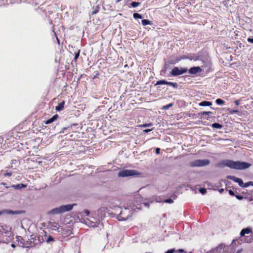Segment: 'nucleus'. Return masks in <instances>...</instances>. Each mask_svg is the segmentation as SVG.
I'll use <instances>...</instances> for the list:
<instances>
[{
    "mask_svg": "<svg viewBox=\"0 0 253 253\" xmlns=\"http://www.w3.org/2000/svg\"><path fill=\"white\" fill-rule=\"evenodd\" d=\"M11 175H12V172H6V173H4L3 174V175L5 176H10Z\"/></svg>",
    "mask_w": 253,
    "mask_h": 253,
    "instance_id": "603ef678",
    "label": "nucleus"
},
{
    "mask_svg": "<svg viewBox=\"0 0 253 253\" xmlns=\"http://www.w3.org/2000/svg\"><path fill=\"white\" fill-rule=\"evenodd\" d=\"M211 126L212 128H217V129H221L223 127L222 125H221L219 123H214L211 124Z\"/></svg>",
    "mask_w": 253,
    "mask_h": 253,
    "instance_id": "c85d7f7f",
    "label": "nucleus"
},
{
    "mask_svg": "<svg viewBox=\"0 0 253 253\" xmlns=\"http://www.w3.org/2000/svg\"><path fill=\"white\" fill-rule=\"evenodd\" d=\"M167 85L171 86L174 88H177L178 86V84L176 83L170 82H168V81H167Z\"/></svg>",
    "mask_w": 253,
    "mask_h": 253,
    "instance_id": "c9c22d12",
    "label": "nucleus"
},
{
    "mask_svg": "<svg viewBox=\"0 0 253 253\" xmlns=\"http://www.w3.org/2000/svg\"><path fill=\"white\" fill-rule=\"evenodd\" d=\"M153 128H152V129H144L143 130V131L145 133H148L149 132L152 131L153 130Z\"/></svg>",
    "mask_w": 253,
    "mask_h": 253,
    "instance_id": "5fc2aeb1",
    "label": "nucleus"
},
{
    "mask_svg": "<svg viewBox=\"0 0 253 253\" xmlns=\"http://www.w3.org/2000/svg\"><path fill=\"white\" fill-rule=\"evenodd\" d=\"M76 205V204L62 205L49 211H48V214L53 215L62 214L65 212L71 211Z\"/></svg>",
    "mask_w": 253,
    "mask_h": 253,
    "instance_id": "f03ea898",
    "label": "nucleus"
},
{
    "mask_svg": "<svg viewBox=\"0 0 253 253\" xmlns=\"http://www.w3.org/2000/svg\"><path fill=\"white\" fill-rule=\"evenodd\" d=\"M65 105V101H62V102H60L58 105L56 107L55 109L57 111H62L63 108Z\"/></svg>",
    "mask_w": 253,
    "mask_h": 253,
    "instance_id": "393cba45",
    "label": "nucleus"
},
{
    "mask_svg": "<svg viewBox=\"0 0 253 253\" xmlns=\"http://www.w3.org/2000/svg\"><path fill=\"white\" fill-rule=\"evenodd\" d=\"M11 247L12 248H14L16 247V246H15V245L14 244L12 243V244H11Z\"/></svg>",
    "mask_w": 253,
    "mask_h": 253,
    "instance_id": "774afa93",
    "label": "nucleus"
},
{
    "mask_svg": "<svg viewBox=\"0 0 253 253\" xmlns=\"http://www.w3.org/2000/svg\"><path fill=\"white\" fill-rule=\"evenodd\" d=\"M164 202L167 203L171 204L173 203V200L171 198H168L165 199Z\"/></svg>",
    "mask_w": 253,
    "mask_h": 253,
    "instance_id": "49530a36",
    "label": "nucleus"
},
{
    "mask_svg": "<svg viewBox=\"0 0 253 253\" xmlns=\"http://www.w3.org/2000/svg\"><path fill=\"white\" fill-rule=\"evenodd\" d=\"M26 186H27V185L26 184H24L23 183L11 185V187L15 189H17V190H20L22 188L26 187Z\"/></svg>",
    "mask_w": 253,
    "mask_h": 253,
    "instance_id": "5701e85b",
    "label": "nucleus"
},
{
    "mask_svg": "<svg viewBox=\"0 0 253 253\" xmlns=\"http://www.w3.org/2000/svg\"><path fill=\"white\" fill-rule=\"evenodd\" d=\"M218 166L221 168L227 167L236 170H243L249 168L251 166V164L248 162L240 161H234L231 160H223L218 163Z\"/></svg>",
    "mask_w": 253,
    "mask_h": 253,
    "instance_id": "f257e3e1",
    "label": "nucleus"
},
{
    "mask_svg": "<svg viewBox=\"0 0 253 253\" xmlns=\"http://www.w3.org/2000/svg\"><path fill=\"white\" fill-rule=\"evenodd\" d=\"M108 212V208L106 207H102L99 208L97 211V214L101 218H103L106 213Z\"/></svg>",
    "mask_w": 253,
    "mask_h": 253,
    "instance_id": "ddd939ff",
    "label": "nucleus"
},
{
    "mask_svg": "<svg viewBox=\"0 0 253 253\" xmlns=\"http://www.w3.org/2000/svg\"><path fill=\"white\" fill-rule=\"evenodd\" d=\"M54 241V239L53 237H52L51 236H49L46 240V242L47 243H50Z\"/></svg>",
    "mask_w": 253,
    "mask_h": 253,
    "instance_id": "79ce46f5",
    "label": "nucleus"
},
{
    "mask_svg": "<svg viewBox=\"0 0 253 253\" xmlns=\"http://www.w3.org/2000/svg\"><path fill=\"white\" fill-rule=\"evenodd\" d=\"M244 199H247V200L249 202L252 201L253 200V199L252 197H244Z\"/></svg>",
    "mask_w": 253,
    "mask_h": 253,
    "instance_id": "6e6d98bb",
    "label": "nucleus"
},
{
    "mask_svg": "<svg viewBox=\"0 0 253 253\" xmlns=\"http://www.w3.org/2000/svg\"><path fill=\"white\" fill-rule=\"evenodd\" d=\"M17 240L20 242V244L21 245V246L23 247H28V246L25 245V241L23 239V238L21 236H17Z\"/></svg>",
    "mask_w": 253,
    "mask_h": 253,
    "instance_id": "a878e982",
    "label": "nucleus"
},
{
    "mask_svg": "<svg viewBox=\"0 0 253 253\" xmlns=\"http://www.w3.org/2000/svg\"><path fill=\"white\" fill-rule=\"evenodd\" d=\"M152 126H153V123H148V124L145 123V124L142 125L141 126L143 127H150Z\"/></svg>",
    "mask_w": 253,
    "mask_h": 253,
    "instance_id": "a18cd8bd",
    "label": "nucleus"
},
{
    "mask_svg": "<svg viewBox=\"0 0 253 253\" xmlns=\"http://www.w3.org/2000/svg\"><path fill=\"white\" fill-rule=\"evenodd\" d=\"M199 191L202 195H204L207 193V190L205 188H200Z\"/></svg>",
    "mask_w": 253,
    "mask_h": 253,
    "instance_id": "37998d69",
    "label": "nucleus"
},
{
    "mask_svg": "<svg viewBox=\"0 0 253 253\" xmlns=\"http://www.w3.org/2000/svg\"><path fill=\"white\" fill-rule=\"evenodd\" d=\"M252 232V229L250 227H248L243 228L240 232V236L241 237H244L246 234H250Z\"/></svg>",
    "mask_w": 253,
    "mask_h": 253,
    "instance_id": "f3484780",
    "label": "nucleus"
},
{
    "mask_svg": "<svg viewBox=\"0 0 253 253\" xmlns=\"http://www.w3.org/2000/svg\"><path fill=\"white\" fill-rule=\"evenodd\" d=\"M43 0H25L27 2L31 3L32 4L35 5H40V6L42 5Z\"/></svg>",
    "mask_w": 253,
    "mask_h": 253,
    "instance_id": "6ab92c4d",
    "label": "nucleus"
},
{
    "mask_svg": "<svg viewBox=\"0 0 253 253\" xmlns=\"http://www.w3.org/2000/svg\"><path fill=\"white\" fill-rule=\"evenodd\" d=\"M219 251H221V253H224L223 245L220 244L214 249L210 251V253H218Z\"/></svg>",
    "mask_w": 253,
    "mask_h": 253,
    "instance_id": "dca6fc26",
    "label": "nucleus"
},
{
    "mask_svg": "<svg viewBox=\"0 0 253 253\" xmlns=\"http://www.w3.org/2000/svg\"><path fill=\"white\" fill-rule=\"evenodd\" d=\"M234 103L236 106H238L240 105V100H237L234 101Z\"/></svg>",
    "mask_w": 253,
    "mask_h": 253,
    "instance_id": "052dcab7",
    "label": "nucleus"
},
{
    "mask_svg": "<svg viewBox=\"0 0 253 253\" xmlns=\"http://www.w3.org/2000/svg\"><path fill=\"white\" fill-rule=\"evenodd\" d=\"M138 174V172L134 169H124L118 173V176L121 177L134 176Z\"/></svg>",
    "mask_w": 253,
    "mask_h": 253,
    "instance_id": "39448f33",
    "label": "nucleus"
},
{
    "mask_svg": "<svg viewBox=\"0 0 253 253\" xmlns=\"http://www.w3.org/2000/svg\"><path fill=\"white\" fill-rule=\"evenodd\" d=\"M174 104L173 103H170L169 104H167L166 105H165L163 107L162 109L163 110H168L169 109V108L172 107L173 106Z\"/></svg>",
    "mask_w": 253,
    "mask_h": 253,
    "instance_id": "58836bf2",
    "label": "nucleus"
},
{
    "mask_svg": "<svg viewBox=\"0 0 253 253\" xmlns=\"http://www.w3.org/2000/svg\"><path fill=\"white\" fill-rule=\"evenodd\" d=\"M160 151H161V149H160V148H157L156 149V153L157 154H160Z\"/></svg>",
    "mask_w": 253,
    "mask_h": 253,
    "instance_id": "bf43d9fd",
    "label": "nucleus"
},
{
    "mask_svg": "<svg viewBox=\"0 0 253 253\" xmlns=\"http://www.w3.org/2000/svg\"><path fill=\"white\" fill-rule=\"evenodd\" d=\"M244 242L246 243H251L253 240V235H249L247 236H244Z\"/></svg>",
    "mask_w": 253,
    "mask_h": 253,
    "instance_id": "bb28decb",
    "label": "nucleus"
},
{
    "mask_svg": "<svg viewBox=\"0 0 253 253\" xmlns=\"http://www.w3.org/2000/svg\"><path fill=\"white\" fill-rule=\"evenodd\" d=\"M52 32L54 33V34L56 38V40L57 41V42L59 44H60V40H59V39L58 38L57 36V35L56 34V33L54 32V30H53V26L52 27Z\"/></svg>",
    "mask_w": 253,
    "mask_h": 253,
    "instance_id": "de8ad7c7",
    "label": "nucleus"
},
{
    "mask_svg": "<svg viewBox=\"0 0 253 253\" xmlns=\"http://www.w3.org/2000/svg\"><path fill=\"white\" fill-rule=\"evenodd\" d=\"M81 50L80 49H77L76 51H75L74 53V58L73 61H76L78 59L80 54Z\"/></svg>",
    "mask_w": 253,
    "mask_h": 253,
    "instance_id": "c756f323",
    "label": "nucleus"
},
{
    "mask_svg": "<svg viewBox=\"0 0 253 253\" xmlns=\"http://www.w3.org/2000/svg\"><path fill=\"white\" fill-rule=\"evenodd\" d=\"M232 189L233 190L226 189V190L228 192L230 196L235 197L237 199L240 201L242 200L244 198L243 196L237 194L235 193L234 191L237 190L236 188L232 187Z\"/></svg>",
    "mask_w": 253,
    "mask_h": 253,
    "instance_id": "9d476101",
    "label": "nucleus"
},
{
    "mask_svg": "<svg viewBox=\"0 0 253 253\" xmlns=\"http://www.w3.org/2000/svg\"><path fill=\"white\" fill-rule=\"evenodd\" d=\"M188 71V69L186 67H173L171 72L170 75L172 77H176L186 73Z\"/></svg>",
    "mask_w": 253,
    "mask_h": 253,
    "instance_id": "20e7f679",
    "label": "nucleus"
},
{
    "mask_svg": "<svg viewBox=\"0 0 253 253\" xmlns=\"http://www.w3.org/2000/svg\"><path fill=\"white\" fill-rule=\"evenodd\" d=\"M211 161L209 159L196 160L190 163L191 167H202L209 165Z\"/></svg>",
    "mask_w": 253,
    "mask_h": 253,
    "instance_id": "7ed1b4c3",
    "label": "nucleus"
},
{
    "mask_svg": "<svg viewBox=\"0 0 253 253\" xmlns=\"http://www.w3.org/2000/svg\"><path fill=\"white\" fill-rule=\"evenodd\" d=\"M2 213H6L7 214H20L24 211H12L11 210H5L1 211Z\"/></svg>",
    "mask_w": 253,
    "mask_h": 253,
    "instance_id": "2eb2a0df",
    "label": "nucleus"
},
{
    "mask_svg": "<svg viewBox=\"0 0 253 253\" xmlns=\"http://www.w3.org/2000/svg\"><path fill=\"white\" fill-rule=\"evenodd\" d=\"M208 57V55L206 51L201 50L196 53V58L195 59H197V61H203Z\"/></svg>",
    "mask_w": 253,
    "mask_h": 253,
    "instance_id": "1a4fd4ad",
    "label": "nucleus"
},
{
    "mask_svg": "<svg viewBox=\"0 0 253 253\" xmlns=\"http://www.w3.org/2000/svg\"><path fill=\"white\" fill-rule=\"evenodd\" d=\"M167 63L168 64L170 65H174L178 63L177 61L176 58L175 59H173L172 58H170L169 60H168Z\"/></svg>",
    "mask_w": 253,
    "mask_h": 253,
    "instance_id": "473e14b6",
    "label": "nucleus"
},
{
    "mask_svg": "<svg viewBox=\"0 0 253 253\" xmlns=\"http://www.w3.org/2000/svg\"><path fill=\"white\" fill-rule=\"evenodd\" d=\"M133 17L134 19H136L142 18V15L138 13H137V12H135L133 14Z\"/></svg>",
    "mask_w": 253,
    "mask_h": 253,
    "instance_id": "e433bc0d",
    "label": "nucleus"
},
{
    "mask_svg": "<svg viewBox=\"0 0 253 253\" xmlns=\"http://www.w3.org/2000/svg\"><path fill=\"white\" fill-rule=\"evenodd\" d=\"M212 105V102L209 101H202L199 103L200 106H211Z\"/></svg>",
    "mask_w": 253,
    "mask_h": 253,
    "instance_id": "b1692460",
    "label": "nucleus"
},
{
    "mask_svg": "<svg viewBox=\"0 0 253 253\" xmlns=\"http://www.w3.org/2000/svg\"><path fill=\"white\" fill-rule=\"evenodd\" d=\"M58 118V115L57 114H55V115H53L51 118H50L47 119L46 121H45L44 122L45 124H51V123H53V122H54L55 121H56Z\"/></svg>",
    "mask_w": 253,
    "mask_h": 253,
    "instance_id": "412c9836",
    "label": "nucleus"
},
{
    "mask_svg": "<svg viewBox=\"0 0 253 253\" xmlns=\"http://www.w3.org/2000/svg\"><path fill=\"white\" fill-rule=\"evenodd\" d=\"M215 103L218 105H222L224 104L225 101L221 98H217L215 100Z\"/></svg>",
    "mask_w": 253,
    "mask_h": 253,
    "instance_id": "72a5a7b5",
    "label": "nucleus"
},
{
    "mask_svg": "<svg viewBox=\"0 0 253 253\" xmlns=\"http://www.w3.org/2000/svg\"><path fill=\"white\" fill-rule=\"evenodd\" d=\"M212 114L211 111H203L198 113V115L201 116V119L209 120L210 119V115Z\"/></svg>",
    "mask_w": 253,
    "mask_h": 253,
    "instance_id": "4468645a",
    "label": "nucleus"
},
{
    "mask_svg": "<svg viewBox=\"0 0 253 253\" xmlns=\"http://www.w3.org/2000/svg\"><path fill=\"white\" fill-rule=\"evenodd\" d=\"M169 65L168 64L167 61L165 62V64L164 66L165 68H166L167 69H169Z\"/></svg>",
    "mask_w": 253,
    "mask_h": 253,
    "instance_id": "864d4df0",
    "label": "nucleus"
},
{
    "mask_svg": "<svg viewBox=\"0 0 253 253\" xmlns=\"http://www.w3.org/2000/svg\"><path fill=\"white\" fill-rule=\"evenodd\" d=\"M168 69H167L166 68H165V67H164L163 69L162 70L161 72L164 73H166Z\"/></svg>",
    "mask_w": 253,
    "mask_h": 253,
    "instance_id": "0e129e2a",
    "label": "nucleus"
},
{
    "mask_svg": "<svg viewBox=\"0 0 253 253\" xmlns=\"http://www.w3.org/2000/svg\"><path fill=\"white\" fill-rule=\"evenodd\" d=\"M176 59H177V61L178 62V63L179 61H180L181 60H183V56H180V57H176Z\"/></svg>",
    "mask_w": 253,
    "mask_h": 253,
    "instance_id": "13d9d810",
    "label": "nucleus"
},
{
    "mask_svg": "<svg viewBox=\"0 0 253 253\" xmlns=\"http://www.w3.org/2000/svg\"><path fill=\"white\" fill-rule=\"evenodd\" d=\"M21 133L20 132H12V134L10 135L9 139L10 141H14V139L17 140L18 139V137L19 138L21 136Z\"/></svg>",
    "mask_w": 253,
    "mask_h": 253,
    "instance_id": "aec40b11",
    "label": "nucleus"
},
{
    "mask_svg": "<svg viewBox=\"0 0 253 253\" xmlns=\"http://www.w3.org/2000/svg\"><path fill=\"white\" fill-rule=\"evenodd\" d=\"M86 216H88L90 213V211L88 210H84L83 211Z\"/></svg>",
    "mask_w": 253,
    "mask_h": 253,
    "instance_id": "8fccbe9b",
    "label": "nucleus"
},
{
    "mask_svg": "<svg viewBox=\"0 0 253 253\" xmlns=\"http://www.w3.org/2000/svg\"><path fill=\"white\" fill-rule=\"evenodd\" d=\"M132 215V212L129 211L127 209L125 208L121 211L119 214L118 215V219L119 221H124L127 219Z\"/></svg>",
    "mask_w": 253,
    "mask_h": 253,
    "instance_id": "423d86ee",
    "label": "nucleus"
},
{
    "mask_svg": "<svg viewBox=\"0 0 253 253\" xmlns=\"http://www.w3.org/2000/svg\"><path fill=\"white\" fill-rule=\"evenodd\" d=\"M247 41L249 42H250V43H253V38H251V37H249L247 39Z\"/></svg>",
    "mask_w": 253,
    "mask_h": 253,
    "instance_id": "3c124183",
    "label": "nucleus"
},
{
    "mask_svg": "<svg viewBox=\"0 0 253 253\" xmlns=\"http://www.w3.org/2000/svg\"><path fill=\"white\" fill-rule=\"evenodd\" d=\"M250 186H253V181H248L247 182L245 183V188L248 187Z\"/></svg>",
    "mask_w": 253,
    "mask_h": 253,
    "instance_id": "c03bdc74",
    "label": "nucleus"
},
{
    "mask_svg": "<svg viewBox=\"0 0 253 253\" xmlns=\"http://www.w3.org/2000/svg\"><path fill=\"white\" fill-rule=\"evenodd\" d=\"M242 241V239L233 240V241H232V244H234L236 246L237 244H238H238H241Z\"/></svg>",
    "mask_w": 253,
    "mask_h": 253,
    "instance_id": "ea45409f",
    "label": "nucleus"
},
{
    "mask_svg": "<svg viewBox=\"0 0 253 253\" xmlns=\"http://www.w3.org/2000/svg\"><path fill=\"white\" fill-rule=\"evenodd\" d=\"M224 190H225V189H223V188H221V189H219V190H218V192H219L220 193H222L224 192Z\"/></svg>",
    "mask_w": 253,
    "mask_h": 253,
    "instance_id": "69168bd1",
    "label": "nucleus"
},
{
    "mask_svg": "<svg viewBox=\"0 0 253 253\" xmlns=\"http://www.w3.org/2000/svg\"><path fill=\"white\" fill-rule=\"evenodd\" d=\"M226 178L233 180L235 182L237 183L240 187L245 188V183L243 182V181L241 178L236 177L233 175H228L226 176Z\"/></svg>",
    "mask_w": 253,
    "mask_h": 253,
    "instance_id": "6e6552de",
    "label": "nucleus"
},
{
    "mask_svg": "<svg viewBox=\"0 0 253 253\" xmlns=\"http://www.w3.org/2000/svg\"><path fill=\"white\" fill-rule=\"evenodd\" d=\"M227 111H229L230 114H237L240 112L238 110H234L230 108H227Z\"/></svg>",
    "mask_w": 253,
    "mask_h": 253,
    "instance_id": "4c0bfd02",
    "label": "nucleus"
},
{
    "mask_svg": "<svg viewBox=\"0 0 253 253\" xmlns=\"http://www.w3.org/2000/svg\"><path fill=\"white\" fill-rule=\"evenodd\" d=\"M202 71V69L200 66H194L188 69V73L190 75H196Z\"/></svg>",
    "mask_w": 253,
    "mask_h": 253,
    "instance_id": "f8f14e48",
    "label": "nucleus"
},
{
    "mask_svg": "<svg viewBox=\"0 0 253 253\" xmlns=\"http://www.w3.org/2000/svg\"><path fill=\"white\" fill-rule=\"evenodd\" d=\"M143 204H144V205L145 207H148V208H149V205H150V204H149V203H147V202H146V203H143Z\"/></svg>",
    "mask_w": 253,
    "mask_h": 253,
    "instance_id": "e2e57ef3",
    "label": "nucleus"
},
{
    "mask_svg": "<svg viewBox=\"0 0 253 253\" xmlns=\"http://www.w3.org/2000/svg\"><path fill=\"white\" fill-rule=\"evenodd\" d=\"M10 228L8 230H6V233L4 234L5 239H3V241L4 243H9L13 239V233L10 231Z\"/></svg>",
    "mask_w": 253,
    "mask_h": 253,
    "instance_id": "9b49d317",
    "label": "nucleus"
},
{
    "mask_svg": "<svg viewBox=\"0 0 253 253\" xmlns=\"http://www.w3.org/2000/svg\"><path fill=\"white\" fill-rule=\"evenodd\" d=\"M178 252H179V253H183L184 252V250L183 249H179L178 250Z\"/></svg>",
    "mask_w": 253,
    "mask_h": 253,
    "instance_id": "338daca9",
    "label": "nucleus"
},
{
    "mask_svg": "<svg viewBox=\"0 0 253 253\" xmlns=\"http://www.w3.org/2000/svg\"><path fill=\"white\" fill-rule=\"evenodd\" d=\"M131 6L132 7H136L137 6H139L140 4V2H136V1H132L131 3Z\"/></svg>",
    "mask_w": 253,
    "mask_h": 253,
    "instance_id": "a19ab883",
    "label": "nucleus"
},
{
    "mask_svg": "<svg viewBox=\"0 0 253 253\" xmlns=\"http://www.w3.org/2000/svg\"><path fill=\"white\" fill-rule=\"evenodd\" d=\"M174 252H175L174 249H171L168 250L165 253H173Z\"/></svg>",
    "mask_w": 253,
    "mask_h": 253,
    "instance_id": "09e8293b",
    "label": "nucleus"
},
{
    "mask_svg": "<svg viewBox=\"0 0 253 253\" xmlns=\"http://www.w3.org/2000/svg\"><path fill=\"white\" fill-rule=\"evenodd\" d=\"M167 84V81L165 80H161L157 81V82L154 84L155 86H157L158 85H162V84Z\"/></svg>",
    "mask_w": 253,
    "mask_h": 253,
    "instance_id": "cd10ccee",
    "label": "nucleus"
},
{
    "mask_svg": "<svg viewBox=\"0 0 253 253\" xmlns=\"http://www.w3.org/2000/svg\"><path fill=\"white\" fill-rule=\"evenodd\" d=\"M141 23L143 26H146L148 25H152V22L148 19H143L141 21Z\"/></svg>",
    "mask_w": 253,
    "mask_h": 253,
    "instance_id": "7c9ffc66",
    "label": "nucleus"
},
{
    "mask_svg": "<svg viewBox=\"0 0 253 253\" xmlns=\"http://www.w3.org/2000/svg\"><path fill=\"white\" fill-rule=\"evenodd\" d=\"M188 55H189V60H191V61L193 60L195 61H197V59H195V58H196V54L189 53Z\"/></svg>",
    "mask_w": 253,
    "mask_h": 253,
    "instance_id": "2f4dec72",
    "label": "nucleus"
},
{
    "mask_svg": "<svg viewBox=\"0 0 253 253\" xmlns=\"http://www.w3.org/2000/svg\"><path fill=\"white\" fill-rule=\"evenodd\" d=\"M78 126V124H72L67 127H63L62 130L60 131V133H64L66 132L70 133V132H73L76 129V128H74V127H77Z\"/></svg>",
    "mask_w": 253,
    "mask_h": 253,
    "instance_id": "0eeeda50",
    "label": "nucleus"
},
{
    "mask_svg": "<svg viewBox=\"0 0 253 253\" xmlns=\"http://www.w3.org/2000/svg\"><path fill=\"white\" fill-rule=\"evenodd\" d=\"M10 228L5 225L0 224V233L3 235L6 233V230H8Z\"/></svg>",
    "mask_w": 253,
    "mask_h": 253,
    "instance_id": "4be33fe9",
    "label": "nucleus"
},
{
    "mask_svg": "<svg viewBox=\"0 0 253 253\" xmlns=\"http://www.w3.org/2000/svg\"><path fill=\"white\" fill-rule=\"evenodd\" d=\"M202 63H203V65L201 66V68H209L211 66V61L209 58V56L206 58L205 59H204V60H203V61H202Z\"/></svg>",
    "mask_w": 253,
    "mask_h": 253,
    "instance_id": "a211bd4d",
    "label": "nucleus"
},
{
    "mask_svg": "<svg viewBox=\"0 0 253 253\" xmlns=\"http://www.w3.org/2000/svg\"><path fill=\"white\" fill-rule=\"evenodd\" d=\"M223 181L224 182V184H225V185L226 186H227L228 184H229L231 182L229 181H228L227 180H223Z\"/></svg>",
    "mask_w": 253,
    "mask_h": 253,
    "instance_id": "4d7b16f0",
    "label": "nucleus"
},
{
    "mask_svg": "<svg viewBox=\"0 0 253 253\" xmlns=\"http://www.w3.org/2000/svg\"><path fill=\"white\" fill-rule=\"evenodd\" d=\"M183 60L184 59H189L188 54L187 55H183Z\"/></svg>",
    "mask_w": 253,
    "mask_h": 253,
    "instance_id": "680f3d73",
    "label": "nucleus"
},
{
    "mask_svg": "<svg viewBox=\"0 0 253 253\" xmlns=\"http://www.w3.org/2000/svg\"><path fill=\"white\" fill-rule=\"evenodd\" d=\"M99 7L98 6H96V7H93V10L91 12L92 15H94L97 14L99 11Z\"/></svg>",
    "mask_w": 253,
    "mask_h": 253,
    "instance_id": "f704fd0d",
    "label": "nucleus"
}]
</instances>
